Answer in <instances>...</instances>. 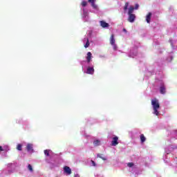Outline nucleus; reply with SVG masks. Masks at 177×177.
<instances>
[{
    "instance_id": "nucleus-9",
    "label": "nucleus",
    "mask_w": 177,
    "mask_h": 177,
    "mask_svg": "<svg viewBox=\"0 0 177 177\" xmlns=\"http://www.w3.org/2000/svg\"><path fill=\"white\" fill-rule=\"evenodd\" d=\"M110 44L111 45L115 44V39H114V35L112 34L110 37Z\"/></svg>"
},
{
    "instance_id": "nucleus-2",
    "label": "nucleus",
    "mask_w": 177,
    "mask_h": 177,
    "mask_svg": "<svg viewBox=\"0 0 177 177\" xmlns=\"http://www.w3.org/2000/svg\"><path fill=\"white\" fill-rule=\"evenodd\" d=\"M135 19H136L135 14H129L128 21H129V23H133Z\"/></svg>"
},
{
    "instance_id": "nucleus-20",
    "label": "nucleus",
    "mask_w": 177,
    "mask_h": 177,
    "mask_svg": "<svg viewBox=\"0 0 177 177\" xmlns=\"http://www.w3.org/2000/svg\"><path fill=\"white\" fill-rule=\"evenodd\" d=\"M127 167H129V168H132V167H133V162H129Z\"/></svg>"
},
{
    "instance_id": "nucleus-4",
    "label": "nucleus",
    "mask_w": 177,
    "mask_h": 177,
    "mask_svg": "<svg viewBox=\"0 0 177 177\" xmlns=\"http://www.w3.org/2000/svg\"><path fill=\"white\" fill-rule=\"evenodd\" d=\"M117 145H118V138L117 136H115L113 138L111 146H117Z\"/></svg>"
},
{
    "instance_id": "nucleus-16",
    "label": "nucleus",
    "mask_w": 177,
    "mask_h": 177,
    "mask_svg": "<svg viewBox=\"0 0 177 177\" xmlns=\"http://www.w3.org/2000/svg\"><path fill=\"white\" fill-rule=\"evenodd\" d=\"M129 6V3L128 2L125 3V5L124 6V12L128 10V6Z\"/></svg>"
},
{
    "instance_id": "nucleus-5",
    "label": "nucleus",
    "mask_w": 177,
    "mask_h": 177,
    "mask_svg": "<svg viewBox=\"0 0 177 177\" xmlns=\"http://www.w3.org/2000/svg\"><path fill=\"white\" fill-rule=\"evenodd\" d=\"M64 171L66 174H68V175H71V169L69 167L65 166L64 167Z\"/></svg>"
},
{
    "instance_id": "nucleus-3",
    "label": "nucleus",
    "mask_w": 177,
    "mask_h": 177,
    "mask_svg": "<svg viewBox=\"0 0 177 177\" xmlns=\"http://www.w3.org/2000/svg\"><path fill=\"white\" fill-rule=\"evenodd\" d=\"M86 74H90L91 75H93L94 73H95V69L93 68V67H87V70H86Z\"/></svg>"
},
{
    "instance_id": "nucleus-6",
    "label": "nucleus",
    "mask_w": 177,
    "mask_h": 177,
    "mask_svg": "<svg viewBox=\"0 0 177 177\" xmlns=\"http://www.w3.org/2000/svg\"><path fill=\"white\" fill-rule=\"evenodd\" d=\"M87 63H91V60H92V53L88 52L86 56Z\"/></svg>"
},
{
    "instance_id": "nucleus-8",
    "label": "nucleus",
    "mask_w": 177,
    "mask_h": 177,
    "mask_svg": "<svg viewBox=\"0 0 177 177\" xmlns=\"http://www.w3.org/2000/svg\"><path fill=\"white\" fill-rule=\"evenodd\" d=\"M151 20V12H149L146 16V21L147 23H150V21Z\"/></svg>"
},
{
    "instance_id": "nucleus-25",
    "label": "nucleus",
    "mask_w": 177,
    "mask_h": 177,
    "mask_svg": "<svg viewBox=\"0 0 177 177\" xmlns=\"http://www.w3.org/2000/svg\"><path fill=\"white\" fill-rule=\"evenodd\" d=\"M92 165H93V167H96V163L95 162V161L91 160Z\"/></svg>"
},
{
    "instance_id": "nucleus-10",
    "label": "nucleus",
    "mask_w": 177,
    "mask_h": 177,
    "mask_svg": "<svg viewBox=\"0 0 177 177\" xmlns=\"http://www.w3.org/2000/svg\"><path fill=\"white\" fill-rule=\"evenodd\" d=\"M160 92L162 95L165 94V92H166L165 86H164V85L160 86Z\"/></svg>"
},
{
    "instance_id": "nucleus-15",
    "label": "nucleus",
    "mask_w": 177,
    "mask_h": 177,
    "mask_svg": "<svg viewBox=\"0 0 177 177\" xmlns=\"http://www.w3.org/2000/svg\"><path fill=\"white\" fill-rule=\"evenodd\" d=\"M22 147L23 145H21V144H18L17 146V150H19V151H21V150H23Z\"/></svg>"
},
{
    "instance_id": "nucleus-27",
    "label": "nucleus",
    "mask_w": 177,
    "mask_h": 177,
    "mask_svg": "<svg viewBox=\"0 0 177 177\" xmlns=\"http://www.w3.org/2000/svg\"><path fill=\"white\" fill-rule=\"evenodd\" d=\"M88 2L90 3H95V0H88Z\"/></svg>"
},
{
    "instance_id": "nucleus-19",
    "label": "nucleus",
    "mask_w": 177,
    "mask_h": 177,
    "mask_svg": "<svg viewBox=\"0 0 177 177\" xmlns=\"http://www.w3.org/2000/svg\"><path fill=\"white\" fill-rule=\"evenodd\" d=\"M49 150H48V149H46V150H44V154H45V156H46L47 157H49Z\"/></svg>"
},
{
    "instance_id": "nucleus-28",
    "label": "nucleus",
    "mask_w": 177,
    "mask_h": 177,
    "mask_svg": "<svg viewBox=\"0 0 177 177\" xmlns=\"http://www.w3.org/2000/svg\"><path fill=\"white\" fill-rule=\"evenodd\" d=\"M0 151H3L2 147L0 146Z\"/></svg>"
},
{
    "instance_id": "nucleus-23",
    "label": "nucleus",
    "mask_w": 177,
    "mask_h": 177,
    "mask_svg": "<svg viewBox=\"0 0 177 177\" xmlns=\"http://www.w3.org/2000/svg\"><path fill=\"white\" fill-rule=\"evenodd\" d=\"M112 46H113V50H117V49H118V47H117V44H112Z\"/></svg>"
},
{
    "instance_id": "nucleus-17",
    "label": "nucleus",
    "mask_w": 177,
    "mask_h": 177,
    "mask_svg": "<svg viewBox=\"0 0 177 177\" xmlns=\"http://www.w3.org/2000/svg\"><path fill=\"white\" fill-rule=\"evenodd\" d=\"M93 145H94V146H99V145H100V141H99L98 140H95L93 142Z\"/></svg>"
},
{
    "instance_id": "nucleus-21",
    "label": "nucleus",
    "mask_w": 177,
    "mask_h": 177,
    "mask_svg": "<svg viewBox=\"0 0 177 177\" xmlns=\"http://www.w3.org/2000/svg\"><path fill=\"white\" fill-rule=\"evenodd\" d=\"M28 169H29L30 171V172H32V171H33L32 166H31V165H28Z\"/></svg>"
},
{
    "instance_id": "nucleus-29",
    "label": "nucleus",
    "mask_w": 177,
    "mask_h": 177,
    "mask_svg": "<svg viewBox=\"0 0 177 177\" xmlns=\"http://www.w3.org/2000/svg\"><path fill=\"white\" fill-rule=\"evenodd\" d=\"M123 31H124V32H127V29L123 28Z\"/></svg>"
},
{
    "instance_id": "nucleus-12",
    "label": "nucleus",
    "mask_w": 177,
    "mask_h": 177,
    "mask_svg": "<svg viewBox=\"0 0 177 177\" xmlns=\"http://www.w3.org/2000/svg\"><path fill=\"white\" fill-rule=\"evenodd\" d=\"M141 143H145L146 142V137H145L144 134H141L140 136Z\"/></svg>"
},
{
    "instance_id": "nucleus-1",
    "label": "nucleus",
    "mask_w": 177,
    "mask_h": 177,
    "mask_svg": "<svg viewBox=\"0 0 177 177\" xmlns=\"http://www.w3.org/2000/svg\"><path fill=\"white\" fill-rule=\"evenodd\" d=\"M151 103L153 110V114L158 115V114H160V112H158V110L160 109V102H158V100L157 98H154L151 100Z\"/></svg>"
},
{
    "instance_id": "nucleus-13",
    "label": "nucleus",
    "mask_w": 177,
    "mask_h": 177,
    "mask_svg": "<svg viewBox=\"0 0 177 177\" xmlns=\"http://www.w3.org/2000/svg\"><path fill=\"white\" fill-rule=\"evenodd\" d=\"M133 10H135V8H133V6H131V7L129 8L128 15H133L132 13H133Z\"/></svg>"
},
{
    "instance_id": "nucleus-11",
    "label": "nucleus",
    "mask_w": 177,
    "mask_h": 177,
    "mask_svg": "<svg viewBox=\"0 0 177 177\" xmlns=\"http://www.w3.org/2000/svg\"><path fill=\"white\" fill-rule=\"evenodd\" d=\"M100 26H102L103 28H106L109 27V24L104 21H101Z\"/></svg>"
},
{
    "instance_id": "nucleus-18",
    "label": "nucleus",
    "mask_w": 177,
    "mask_h": 177,
    "mask_svg": "<svg viewBox=\"0 0 177 177\" xmlns=\"http://www.w3.org/2000/svg\"><path fill=\"white\" fill-rule=\"evenodd\" d=\"M97 157H98L99 158H101V159L103 160L104 161H106V160L105 158L102 157V156L100 155V153H98V154L97 155Z\"/></svg>"
},
{
    "instance_id": "nucleus-22",
    "label": "nucleus",
    "mask_w": 177,
    "mask_h": 177,
    "mask_svg": "<svg viewBox=\"0 0 177 177\" xmlns=\"http://www.w3.org/2000/svg\"><path fill=\"white\" fill-rule=\"evenodd\" d=\"M88 5V3L86 1H82V6L85 7Z\"/></svg>"
},
{
    "instance_id": "nucleus-26",
    "label": "nucleus",
    "mask_w": 177,
    "mask_h": 177,
    "mask_svg": "<svg viewBox=\"0 0 177 177\" xmlns=\"http://www.w3.org/2000/svg\"><path fill=\"white\" fill-rule=\"evenodd\" d=\"M134 9H136V10L139 9V4H136V7Z\"/></svg>"
},
{
    "instance_id": "nucleus-14",
    "label": "nucleus",
    "mask_w": 177,
    "mask_h": 177,
    "mask_svg": "<svg viewBox=\"0 0 177 177\" xmlns=\"http://www.w3.org/2000/svg\"><path fill=\"white\" fill-rule=\"evenodd\" d=\"M84 41H86L85 45H84V48H89V39L88 38H84Z\"/></svg>"
},
{
    "instance_id": "nucleus-7",
    "label": "nucleus",
    "mask_w": 177,
    "mask_h": 177,
    "mask_svg": "<svg viewBox=\"0 0 177 177\" xmlns=\"http://www.w3.org/2000/svg\"><path fill=\"white\" fill-rule=\"evenodd\" d=\"M26 149L28 151H32H32H34L32 144H28L26 146Z\"/></svg>"
},
{
    "instance_id": "nucleus-24",
    "label": "nucleus",
    "mask_w": 177,
    "mask_h": 177,
    "mask_svg": "<svg viewBox=\"0 0 177 177\" xmlns=\"http://www.w3.org/2000/svg\"><path fill=\"white\" fill-rule=\"evenodd\" d=\"M91 6H92L94 9H97V6H96V4H95V3H91Z\"/></svg>"
}]
</instances>
